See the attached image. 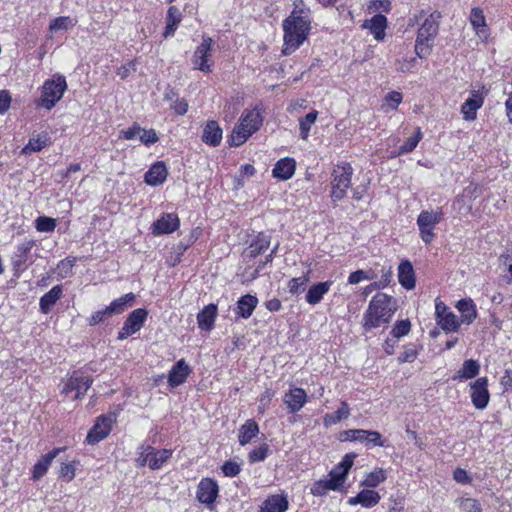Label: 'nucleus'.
I'll return each mask as SVG.
<instances>
[{
  "instance_id": "nucleus-59",
  "label": "nucleus",
  "mask_w": 512,
  "mask_h": 512,
  "mask_svg": "<svg viewBox=\"0 0 512 512\" xmlns=\"http://www.w3.org/2000/svg\"><path fill=\"white\" fill-rule=\"evenodd\" d=\"M460 507L464 512H481L480 505L473 499H463Z\"/></svg>"
},
{
  "instance_id": "nucleus-5",
  "label": "nucleus",
  "mask_w": 512,
  "mask_h": 512,
  "mask_svg": "<svg viewBox=\"0 0 512 512\" xmlns=\"http://www.w3.org/2000/svg\"><path fill=\"white\" fill-rule=\"evenodd\" d=\"M172 456V450L155 449L151 445H141L137 451L136 463L139 467L148 466L152 470L160 469Z\"/></svg>"
},
{
  "instance_id": "nucleus-32",
  "label": "nucleus",
  "mask_w": 512,
  "mask_h": 512,
  "mask_svg": "<svg viewBox=\"0 0 512 512\" xmlns=\"http://www.w3.org/2000/svg\"><path fill=\"white\" fill-rule=\"evenodd\" d=\"M50 144V137L47 133L39 134L29 139V142L23 147L21 153L28 155L41 151Z\"/></svg>"
},
{
  "instance_id": "nucleus-24",
  "label": "nucleus",
  "mask_w": 512,
  "mask_h": 512,
  "mask_svg": "<svg viewBox=\"0 0 512 512\" xmlns=\"http://www.w3.org/2000/svg\"><path fill=\"white\" fill-rule=\"evenodd\" d=\"M168 172L163 162H157L150 167L145 174V182L151 186L162 184L167 178Z\"/></svg>"
},
{
  "instance_id": "nucleus-54",
  "label": "nucleus",
  "mask_w": 512,
  "mask_h": 512,
  "mask_svg": "<svg viewBox=\"0 0 512 512\" xmlns=\"http://www.w3.org/2000/svg\"><path fill=\"white\" fill-rule=\"evenodd\" d=\"M417 357V351L413 345L406 346L404 351L399 355V363L413 362Z\"/></svg>"
},
{
  "instance_id": "nucleus-30",
  "label": "nucleus",
  "mask_w": 512,
  "mask_h": 512,
  "mask_svg": "<svg viewBox=\"0 0 512 512\" xmlns=\"http://www.w3.org/2000/svg\"><path fill=\"white\" fill-rule=\"evenodd\" d=\"M456 308L461 313V322L471 324L477 317L475 304L471 299H461L458 301Z\"/></svg>"
},
{
  "instance_id": "nucleus-56",
  "label": "nucleus",
  "mask_w": 512,
  "mask_h": 512,
  "mask_svg": "<svg viewBox=\"0 0 512 512\" xmlns=\"http://www.w3.org/2000/svg\"><path fill=\"white\" fill-rule=\"evenodd\" d=\"M240 466L236 462L226 461L222 466V471L227 477H235L240 473Z\"/></svg>"
},
{
  "instance_id": "nucleus-58",
  "label": "nucleus",
  "mask_w": 512,
  "mask_h": 512,
  "mask_svg": "<svg viewBox=\"0 0 512 512\" xmlns=\"http://www.w3.org/2000/svg\"><path fill=\"white\" fill-rule=\"evenodd\" d=\"M75 265V258H66L61 260L58 264V269L62 276H67L71 273L73 266Z\"/></svg>"
},
{
  "instance_id": "nucleus-41",
  "label": "nucleus",
  "mask_w": 512,
  "mask_h": 512,
  "mask_svg": "<svg viewBox=\"0 0 512 512\" xmlns=\"http://www.w3.org/2000/svg\"><path fill=\"white\" fill-rule=\"evenodd\" d=\"M76 25V21L68 16H61L53 19L50 22L49 30L52 33H56L58 31H67L68 29L74 27Z\"/></svg>"
},
{
  "instance_id": "nucleus-6",
  "label": "nucleus",
  "mask_w": 512,
  "mask_h": 512,
  "mask_svg": "<svg viewBox=\"0 0 512 512\" xmlns=\"http://www.w3.org/2000/svg\"><path fill=\"white\" fill-rule=\"evenodd\" d=\"M66 89V79L62 75L46 80L42 86L40 105L47 110L52 109L60 101Z\"/></svg>"
},
{
  "instance_id": "nucleus-37",
  "label": "nucleus",
  "mask_w": 512,
  "mask_h": 512,
  "mask_svg": "<svg viewBox=\"0 0 512 512\" xmlns=\"http://www.w3.org/2000/svg\"><path fill=\"white\" fill-rule=\"evenodd\" d=\"M376 40H382L385 36V29L387 27V19L382 14H377L369 20L367 26Z\"/></svg>"
},
{
  "instance_id": "nucleus-40",
  "label": "nucleus",
  "mask_w": 512,
  "mask_h": 512,
  "mask_svg": "<svg viewBox=\"0 0 512 512\" xmlns=\"http://www.w3.org/2000/svg\"><path fill=\"white\" fill-rule=\"evenodd\" d=\"M318 112L313 110L309 112L305 117L299 119L300 137L303 140H307L312 125L316 122Z\"/></svg>"
},
{
  "instance_id": "nucleus-22",
  "label": "nucleus",
  "mask_w": 512,
  "mask_h": 512,
  "mask_svg": "<svg viewBox=\"0 0 512 512\" xmlns=\"http://www.w3.org/2000/svg\"><path fill=\"white\" fill-rule=\"evenodd\" d=\"M65 448H55L46 455L42 456L33 467V479L39 480L48 471L52 461L59 455Z\"/></svg>"
},
{
  "instance_id": "nucleus-11",
  "label": "nucleus",
  "mask_w": 512,
  "mask_h": 512,
  "mask_svg": "<svg viewBox=\"0 0 512 512\" xmlns=\"http://www.w3.org/2000/svg\"><path fill=\"white\" fill-rule=\"evenodd\" d=\"M116 421L115 414L102 415L97 418L96 423L90 429L86 440L89 444H96L106 438L111 429L113 423Z\"/></svg>"
},
{
  "instance_id": "nucleus-38",
  "label": "nucleus",
  "mask_w": 512,
  "mask_h": 512,
  "mask_svg": "<svg viewBox=\"0 0 512 512\" xmlns=\"http://www.w3.org/2000/svg\"><path fill=\"white\" fill-rule=\"evenodd\" d=\"M147 315V310L142 308L135 309L128 315L124 323L128 324L132 331L138 332L142 328Z\"/></svg>"
},
{
  "instance_id": "nucleus-12",
  "label": "nucleus",
  "mask_w": 512,
  "mask_h": 512,
  "mask_svg": "<svg viewBox=\"0 0 512 512\" xmlns=\"http://www.w3.org/2000/svg\"><path fill=\"white\" fill-rule=\"evenodd\" d=\"M211 45L212 39L210 37H203L201 44L196 48L192 56V64L195 69L205 73L211 72Z\"/></svg>"
},
{
  "instance_id": "nucleus-23",
  "label": "nucleus",
  "mask_w": 512,
  "mask_h": 512,
  "mask_svg": "<svg viewBox=\"0 0 512 512\" xmlns=\"http://www.w3.org/2000/svg\"><path fill=\"white\" fill-rule=\"evenodd\" d=\"M217 316V306L209 304L205 306L197 315L198 326L202 330L210 331L214 327Z\"/></svg>"
},
{
  "instance_id": "nucleus-20",
  "label": "nucleus",
  "mask_w": 512,
  "mask_h": 512,
  "mask_svg": "<svg viewBox=\"0 0 512 512\" xmlns=\"http://www.w3.org/2000/svg\"><path fill=\"white\" fill-rule=\"evenodd\" d=\"M190 374V368L184 359H180L172 367L168 375V383L172 387H176L185 382Z\"/></svg>"
},
{
  "instance_id": "nucleus-44",
  "label": "nucleus",
  "mask_w": 512,
  "mask_h": 512,
  "mask_svg": "<svg viewBox=\"0 0 512 512\" xmlns=\"http://www.w3.org/2000/svg\"><path fill=\"white\" fill-rule=\"evenodd\" d=\"M470 22L477 33H481L484 30L486 21L482 9L475 7L471 10Z\"/></svg>"
},
{
  "instance_id": "nucleus-29",
  "label": "nucleus",
  "mask_w": 512,
  "mask_h": 512,
  "mask_svg": "<svg viewBox=\"0 0 512 512\" xmlns=\"http://www.w3.org/2000/svg\"><path fill=\"white\" fill-rule=\"evenodd\" d=\"M332 281L320 282L313 284L307 291L306 301L311 305L318 304L326 293L330 290Z\"/></svg>"
},
{
  "instance_id": "nucleus-16",
  "label": "nucleus",
  "mask_w": 512,
  "mask_h": 512,
  "mask_svg": "<svg viewBox=\"0 0 512 512\" xmlns=\"http://www.w3.org/2000/svg\"><path fill=\"white\" fill-rule=\"evenodd\" d=\"M180 220L175 213L163 214L152 225V233L155 235L169 234L178 229Z\"/></svg>"
},
{
  "instance_id": "nucleus-60",
  "label": "nucleus",
  "mask_w": 512,
  "mask_h": 512,
  "mask_svg": "<svg viewBox=\"0 0 512 512\" xmlns=\"http://www.w3.org/2000/svg\"><path fill=\"white\" fill-rule=\"evenodd\" d=\"M11 96L7 90H0V114H4L10 107Z\"/></svg>"
},
{
  "instance_id": "nucleus-47",
  "label": "nucleus",
  "mask_w": 512,
  "mask_h": 512,
  "mask_svg": "<svg viewBox=\"0 0 512 512\" xmlns=\"http://www.w3.org/2000/svg\"><path fill=\"white\" fill-rule=\"evenodd\" d=\"M35 227L39 232H52L56 227V220L46 216H40L35 220Z\"/></svg>"
},
{
  "instance_id": "nucleus-27",
  "label": "nucleus",
  "mask_w": 512,
  "mask_h": 512,
  "mask_svg": "<svg viewBox=\"0 0 512 512\" xmlns=\"http://www.w3.org/2000/svg\"><path fill=\"white\" fill-rule=\"evenodd\" d=\"M222 140V129L216 121H209L203 129L202 141L210 146H218Z\"/></svg>"
},
{
  "instance_id": "nucleus-25",
  "label": "nucleus",
  "mask_w": 512,
  "mask_h": 512,
  "mask_svg": "<svg viewBox=\"0 0 512 512\" xmlns=\"http://www.w3.org/2000/svg\"><path fill=\"white\" fill-rule=\"evenodd\" d=\"M296 163L294 159L292 158H284L279 160L273 170L272 175L275 178L281 179V180H288L290 179L294 173H295Z\"/></svg>"
},
{
  "instance_id": "nucleus-46",
  "label": "nucleus",
  "mask_w": 512,
  "mask_h": 512,
  "mask_svg": "<svg viewBox=\"0 0 512 512\" xmlns=\"http://www.w3.org/2000/svg\"><path fill=\"white\" fill-rule=\"evenodd\" d=\"M421 139L422 132L421 129L418 127L416 133L413 136L409 137L407 141L399 147L398 154L402 155L413 151L417 147Z\"/></svg>"
},
{
  "instance_id": "nucleus-36",
  "label": "nucleus",
  "mask_w": 512,
  "mask_h": 512,
  "mask_svg": "<svg viewBox=\"0 0 512 512\" xmlns=\"http://www.w3.org/2000/svg\"><path fill=\"white\" fill-rule=\"evenodd\" d=\"M270 246V236L265 233H259L256 238L250 243L247 249L249 257H256L262 254Z\"/></svg>"
},
{
  "instance_id": "nucleus-17",
  "label": "nucleus",
  "mask_w": 512,
  "mask_h": 512,
  "mask_svg": "<svg viewBox=\"0 0 512 512\" xmlns=\"http://www.w3.org/2000/svg\"><path fill=\"white\" fill-rule=\"evenodd\" d=\"M218 495V485L210 478L202 479L198 485L197 498L201 503L211 504Z\"/></svg>"
},
{
  "instance_id": "nucleus-28",
  "label": "nucleus",
  "mask_w": 512,
  "mask_h": 512,
  "mask_svg": "<svg viewBox=\"0 0 512 512\" xmlns=\"http://www.w3.org/2000/svg\"><path fill=\"white\" fill-rule=\"evenodd\" d=\"M287 509L288 499L285 495H272L263 502L260 512H285Z\"/></svg>"
},
{
  "instance_id": "nucleus-31",
  "label": "nucleus",
  "mask_w": 512,
  "mask_h": 512,
  "mask_svg": "<svg viewBox=\"0 0 512 512\" xmlns=\"http://www.w3.org/2000/svg\"><path fill=\"white\" fill-rule=\"evenodd\" d=\"M480 371V364L473 359L465 360L462 367L453 376L454 380H468L476 377Z\"/></svg>"
},
{
  "instance_id": "nucleus-43",
  "label": "nucleus",
  "mask_w": 512,
  "mask_h": 512,
  "mask_svg": "<svg viewBox=\"0 0 512 512\" xmlns=\"http://www.w3.org/2000/svg\"><path fill=\"white\" fill-rule=\"evenodd\" d=\"M386 478V471L384 469H378L367 474L361 485L374 488L377 487L380 483L384 482Z\"/></svg>"
},
{
  "instance_id": "nucleus-50",
  "label": "nucleus",
  "mask_w": 512,
  "mask_h": 512,
  "mask_svg": "<svg viewBox=\"0 0 512 512\" xmlns=\"http://www.w3.org/2000/svg\"><path fill=\"white\" fill-rule=\"evenodd\" d=\"M374 278L370 271L357 270L352 272L348 277L349 284H358L363 280H372Z\"/></svg>"
},
{
  "instance_id": "nucleus-10",
  "label": "nucleus",
  "mask_w": 512,
  "mask_h": 512,
  "mask_svg": "<svg viewBox=\"0 0 512 512\" xmlns=\"http://www.w3.org/2000/svg\"><path fill=\"white\" fill-rule=\"evenodd\" d=\"M92 383L93 380L91 377L86 376L81 372L75 371L63 384L61 391L66 395L72 391H75L74 399H78L85 395L86 391L91 387Z\"/></svg>"
},
{
  "instance_id": "nucleus-62",
  "label": "nucleus",
  "mask_w": 512,
  "mask_h": 512,
  "mask_svg": "<svg viewBox=\"0 0 512 512\" xmlns=\"http://www.w3.org/2000/svg\"><path fill=\"white\" fill-rule=\"evenodd\" d=\"M136 71V63L133 61H130L121 67L118 68L117 75H119L122 79L127 78L131 72Z\"/></svg>"
},
{
  "instance_id": "nucleus-1",
  "label": "nucleus",
  "mask_w": 512,
  "mask_h": 512,
  "mask_svg": "<svg viewBox=\"0 0 512 512\" xmlns=\"http://www.w3.org/2000/svg\"><path fill=\"white\" fill-rule=\"evenodd\" d=\"M310 24V9L300 1L283 21V55H291L304 43L311 28Z\"/></svg>"
},
{
  "instance_id": "nucleus-49",
  "label": "nucleus",
  "mask_w": 512,
  "mask_h": 512,
  "mask_svg": "<svg viewBox=\"0 0 512 512\" xmlns=\"http://www.w3.org/2000/svg\"><path fill=\"white\" fill-rule=\"evenodd\" d=\"M411 323L409 320H401L395 323L392 328L391 334L395 338H400L407 335L410 332Z\"/></svg>"
},
{
  "instance_id": "nucleus-63",
  "label": "nucleus",
  "mask_w": 512,
  "mask_h": 512,
  "mask_svg": "<svg viewBox=\"0 0 512 512\" xmlns=\"http://www.w3.org/2000/svg\"><path fill=\"white\" fill-rule=\"evenodd\" d=\"M140 140L142 143L146 145H150L155 143L158 140V137L154 130H143L140 134Z\"/></svg>"
},
{
  "instance_id": "nucleus-7",
  "label": "nucleus",
  "mask_w": 512,
  "mask_h": 512,
  "mask_svg": "<svg viewBox=\"0 0 512 512\" xmlns=\"http://www.w3.org/2000/svg\"><path fill=\"white\" fill-rule=\"evenodd\" d=\"M352 175L353 168L349 163L339 164L334 169L331 182V199L333 201H340L345 197L346 191L351 185Z\"/></svg>"
},
{
  "instance_id": "nucleus-19",
  "label": "nucleus",
  "mask_w": 512,
  "mask_h": 512,
  "mask_svg": "<svg viewBox=\"0 0 512 512\" xmlns=\"http://www.w3.org/2000/svg\"><path fill=\"white\" fill-rule=\"evenodd\" d=\"M34 245V240H26L16 247V251L14 252L11 258L14 270L19 271L23 269L28 259V254L30 253Z\"/></svg>"
},
{
  "instance_id": "nucleus-3",
  "label": "nucleus",
  "mask_w": 512,
  "mask_h": 512,
  "mask_svg": "<svg viewBox=\"0 0 512 512\" xmlns=\"http://www.w3.org/2000/svg\"><path fill=\"white\" fill-rule=\"evenodd\" d=\"M263 123L261 110L257 107L246 109L242 113L239 124L233 129L230 136L231 146H240L256 131L259 130Z\"/></svg>"
},
{
  "instance_id": "nucleus-4",
  "label": "nucleus",
  "mask_w": 512,
  "mask_h": 512,
  "mask_svg": "<svg viewBox=\"0 0 512 512\" xmlns=\"http://www.w3.org/2000/svg\"><path fill=\"white\" fill-rule=\"evenodd\" d=\"M438 18L439 15H428L418 30L415 52L420 58H424L430 53L431 43L436 37L439 29Z\"/></svg>"
},
{
  "instance_id": "nucleus-52",
  "label": "nucleus",
  "mask_w": 512,
  "mask_h": 512,
  "mask_svg": "<svg viewBox=\"0 0 512 512\" xmlns=\"http://www.w3.org/2000/svg\"><path fill=\"white\" fill-rule=\"evenodd\" d=\"M365 437H364V442H366L367 444H372L373 446H378V447H383L384 446V442L382 441V436L379 432L377 431H370V430H365Z\"/></svg>"
},
{
  "instance_id": "nucleus-64",
  "label": "nucleus",
  "mask_w": 512,
  "mask_h": 512,
  "mask_svg": "<svg viewBox=\"0 0 512 512\" xmlns=\"http://www.w3.org/2000/svg\"><path fill=\"white\" fill-rule=\"evenodd\" d=\"M60 477L66 478L68 481L75 477L74 467L69 463H62L59 471Z\"/></svg>"
},
{
  "instance_id": "nucleus-39",
  "label": "nucleus",
  "mask_w": 512,
  "mask_h": 512,
  "mask_svg": "<svg viewBox=\"0 0 512 512\" xmlns=\"http://www.w3.org/2000/svg\"><path fill=\"white\" fill-rule=\"evenodd\" d=\"M135 300V295L133 293L125 294L120 298L111 302L108 307L111 315L121 314L127 308L128 305H131Z\"/></svg>"
},
{
  "instance_id": "nucleus-33",
  "label": "nucleus",
  "mask_w": 512,
  "mask_h": 512,
  "mask_svg": "<svg viewBox=\"0 0 512 512\" xmlns=\"http://www.w3.org/2000/svg\"><path fill=\"white\" fill-rule=\"evenodd\" d=\"M182 21V13L176 6H171L168 9L166 16V28L164 31V38L172 36L176 31L178 25Z\"/></svg>"
},
{
  "instance_id": "nucleus-14",
  "label": "nucleus",
  "mask_w": 512,
  "mask_h": 512,
  "mask_svg": "<svg viewBox=\"0 0 512 512\" xmlns=\"http://www.w3.org/2000/svg\"><path fill=\"white\" fill-rule=\"evenodd\" d=\"M484 103V95L480 90H473L471 96L468 97L461 106V113L463 118L467 121L476 119L477 110L482 107Z\"/></svg>"
},
{
  "instance_id": "nucleus-35",
  "label": "nucleus",
  "mask_w": 512,
  "mask_h": 512,
  "mask_svg": "<svg viewBox=\"0 0 512 512\" xmlns=\"http://www.w3.org/2000/svg\"><path fill=\"white\" fill-rule=\"evenodd\" d=\"M62 295V287L60 285L54 286L49 292L44 294L40 299V310L47 314L51 308L56 304Z\"/></svg>"
},
{
  "instance_id": "nucleus-8",
  "label": "nucleus",
  "mask_w": 512,
  "mask_h": 512,
  "mask_svg": "<svg viewBox=\"0 0 512 512\" xmlns=\"http://www.w3.org/2000/svg\"><path fill=\"white\" fill-rule=\"evenodd\" d=\"M443 213L441 209L437 211L423 210L417 217V226L419 235L425 244H430L434 238V228L441 222Z\"/></svg>"
},
{
  "instance_id": "nucleus-34",
  "label": "nucleus",
  "mask_w": 512,
  "mask_h": 512,
  "mask_svg": "<svg viewBox=\"0 0 512 512\" xmlns=\"http://www.w3.org/2000/svg\"><path fill=\"white\" fill-rule=\"evenodd\" d=\"M259 433L258 424L250 419L243 424L239 429V443L244 446L251 442L253 438H255Z\"/></svg>"
},
{
  "instance_id": "nucleus-26",
  "label": "nucleus",
  "mask_w": 512,
  "mask_h": 512,
  "mask_svg": "<svg viewBox=\"0 0 512 512\" xmlns=\"http://www.w3.org/2000/svg\"><path fill=\"white\" fill-rule=\"evenodd\" d=\"M257 304L258 299L256 296H253L251 294L244 295L237 301L235 313L239 317L247 319L252 315Z\"/></svg>"
},
{
  "instance_id": "nucleus-42",
  "label": "nucleus",
  "mask_w": 512,
  "mask_h": 512,
  "mask_svg": "<svg viewBox=\"0 0 512 512\" xmlns=\"http://www.w3.org/2000/svg\"><path fill=\"white\" fill-rule=\"evenodd\" d=\"M461 320L453 313L449 312L444 317L440 318L437 324L446 332L457 331L461 325Z\"/></svg>"
},
{
  "instance_id": "nucleus-53",
  "label": "nucleus",
  "mask_w": 512,
  "mask_h": 512,
  "mask_svg": "<svg viewBox=\"0 0 512 512\" xmlns=\"http://www.w3.org/2000/svg\"><path fill=\"white\" fill-rule=\"evenodd\" d=\"M331 488H329L327 482L324 480L316 481L311 487V494L317 497L325 496Z\"/></svg>"
},
{
  "instance_id": "nucleus-57",
  "label": "nucleus",
  "mask_w": 512,
  "mask_h": 512,
  "mask_svg": "<svg viewBox=\"0 0 512 512\" xmlns=\"http://www.w3.org/2000/svg\"><path fill=\"white\" fill-rule=\"evenodd\" d=\"M402 101V94L397 91H392L385 96V102L392 110H395Z\"/></svg>"
},
{
  "instance_id": "nucleus-61",
  "label": "nucleus",
  "mask_w": 512,
  "mask_h": 512,
  "mask_svg": "<svg viewBox=\"0 0 512 512\" xmlns=\"http://www.w3.org/2000/svg\"><path fill=\"white\" fill-rule=\"evenodd\" d=\"M141 132H142V129L140 128V126L135 124L132 127L121 131V137H123L124 139H127V140H132L137 137L140 138Z\"/></svg>"
},
{
  "instance_id": "nucleus-55",
  "label": "nucleus",
  "mask_w": 512,
  "mask_h": 512,
  "mask_svg": "<svg viewBox=\"0 0 512 512\" xmlns=\"http://www.w3.org/2000/svg\"><path fill=\"white\" fill-rule=\"evenodd\" d=\"M365 433L363 429H350L344 431L342 435L345 436L344 440L364 442Z\"/></svg>"
},
{
  "instance_id": "nucleus-48",
  "label": "nucleus",
  "mask_w": 512,
  "mask_h": 512,
  "mask_svg": "<svg viewBox=\"0 0 512 512\" xmlns=\"http://www.w3.org/2000/svg\"><path fill=\"white\" fill-rule=\"evenodd\" d=\"M269 453V446L267 444H262L261 446L250 451L248 455V459L251 463L261 462L266 459Z\"/></svg>"
},
{
  "instance_id": "nucleus-18",
  "label": "nucleus",
  "mask_w": 512,
  "mask_h": 512,
  "mask_svg": "<svg viewBox=\"0 0 512 512\" xmlns=\"http://www.w3.org/2000/svg\"><path fill=\"white\" fill-rule=\"evenodd\" d=\"M381 497L378 492L369 489H363L356 496L350 497L347 503L351 506L361 505L364 508H372L376 506Z\"/></svg>"
},
{
  "instance_id": "nucleus-21",
  "label": "nucleus",
  "mask_w": 512,
  "mask_h": 512,
  "mask_svg": "<svg viewBox=\"0 0 512 512\" xmlns=\"http://www.w3.org/2000/svg\"><path fill=\"white\" fill-rule=\"evenodd\" d=\"M398 280L399 283L407 290L415 287V272L409 260H404L398 267Z\"/></svg>"
},
{
  "instance_id": "nucleus-9",
  "label": "nucleus",
  "mask_w": 512,
  "mask_h": 512,
  "mask_svg": "<svg viewBox=\"0 0 512 512\" xmlns=\"http://www.w3.org/2000/svg\"><path fill=\"white\" fill-rule=\"evenodd\" d=\"M354 458V454H346L341 462L329 472V479L324 480V482H327L332 491H341L343 489Z\"/></svg>"
},
{
  "instance_id": "nucleus-51",
  "label": "nucleus",
  "mask_w": 512,
  "mask_h": 512,
  "mask_svg": "<svg viewBox=\"0 0 512 512\" xmlns=\"http://www.w3.org/2000/svg\"><path fill=\"white\" fill-rule=\"evenodd\" d=\"M111 316L112 315H111L108 307H105L102 310H98V311L94 312L91 315V317L88 319V323L91 326H95V325L99 324L100 322L104 321L106 318H109Z\"/></svg>"
},
{
  "instance_id": "nucleus-2",
  "label": "nucleus",
  "mask_w": 512,
  "mask_h": 512,
  "mask_svg": "<svg viewBox=\"0 0 512 512\" xmlns=\"http://www.w3.org/2000/svg\"><path fill=\"white\" fill-rule=\"evenodd\" d=\"M396 309V300L392 296L377 293L363 316L364 329L369 331L389 323Z\"/></svg>"
},
{
  "instance_id": "nucleus-13",
  "label": "nucleus",
  "mask_w": 512,
  "mask_h": 512,
  "mask_svg": "<svg viewBox=\"0 0 512 512\" xmlns=\"http://www.w3.org/2000/svg\"><path fill=\"white\" fill-rule=\"evenodd\" d=\"M471 401L475 408L484 409L489 403L490 394L488 391V380L481 377L470 383Z\"/></svg>"
},
{
  "instance_id": "nucleus-45",
  "label": "nucleus",
  "mask_w": 512,
  "mask_h": 512,
  "mask_svg": "<svg viewBox=\"0 0 512 512\" xmlns=\"http://www.w3.org/2000/svg\"><path fill=\"white\" fill-rule=\"evenodd\" d=\"M309 281V271L300 277L292 278L288 283V289L291 294H299L305 290V285Z\"/></svg>"
},
{
  "instance_id": "nucleus-15",
  "label": "nucleus",
  "mask_w": 512,
  "mask_h": 512,
  "mask_svg": "<svg viewBox=\"0 0 512 512\" xmlns=\"http://www.w3.org/2000/svg\"><path fill=\"white\" fill-rule=\"evenodd\" d=\"M283 402L290 413H296L306 404L307 394L304 389L294 387L284 394Z\"/></svg>"
}]
</instances>
